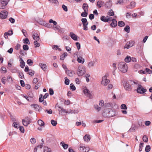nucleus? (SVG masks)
I'll list each match as a JSON object with an SVG mask.
<instances>
[{"label": "nucleus", "mask_w": 152, "mask_h": 152, "mask_svg": "<svg viewBox=\"0 0 152 152\" xmlns=\"http://www.w3.org/2000/svg\"><path fill=\"white\" fill-rule=\"evenodd\" d=\"M137 84V82L133 80H128L124 81L123 86L125 89L128 91H132V87H136Z\"/></svg>", "instance_id": "obj_1"}, {"label": "nucleus", "mask_w": 152, "mask_h": 152, "mask_svg": "<svg viewBox=\"0 0 152 152\" xmlns=\"http://www.w3.org/2000/svg\"><path fill=\"white\" fill-rule=\"evenodd\" d=\"M118 68L120 71L124 73L126 72L127 71V65L124 62H121L118 64Z\"/></svg>", "instance_id": "obj_2"}, {"label": "nucleus", "mask_w": 152, "mask_h": 152, "mask_svg": "<svg viewBox=\"0 0 152 152\" xmlns=\"http://www.w3.org/2000/svg\"><path fill=\"white\" fill-rule=\"evenodd\" d=\"M86 72V69L84 67L82 66H78L77 73L79 76H83Z\"/></svg>", "instance_id": "obj_3"}, {"label": "nucleus", "mask_w": 152, "mask_h": 152, "mask_svg": "<svg viewBox=\"0 0 152 152\" xmlns=\"http://www.w3.org/2000/svg\"><path fill=\"white\" fill-rule=\"evenodd\" d=\"M107 115L109 117H112L115 116L117 114L116 111L115 109H110L106 111Z\"/></svg>", "instance_id": "obj_4"}, {"label": "nucleus", "mask_w": 152, "mask_h": 152, "mask_svg": "<svg viewBox=\"0 0 152 152\" xmlns=\"http://www.w3.org/2000/svg\"><path fill=\"white\" fill-rule=\"evenodd\" d=\"M138 86L137 87V91L138 93L143 94L144 93L145 94V92L147 91L146 89L143 88L142 86L138 84L137 83V85Z\"/></svg>", "instance_id": "obj_5"}, {"label": "nucleus", "mask_w": 152, "mask_h": 152, "mask_svg": "<svg viewBox=\"0 0 152 152\" xmlns=\"http://www.w3.org/2000/svg\"><path fill=\"white\" fill-rule=\"evenodd\" d=\"M108 76V75H105L102 77V80L101 81V84L104 86H107L110 83V80L109 79H107V77Z\"/></svg>", "instance_id": "obj_6"}, {"label": "nucleus", "mask_w": 152, "mask_h": 152, "mask_svg": "<svg viewBox=\"0 0 152 152\" xmlns=\"http://www.w3.org/2000/svg\"><path fill=\"white\" fill-rule=\"evenodd\" d=\"M81 22L83 24V30L85 31L88 30V23L86 18H82L81 19Z\"/></svg>", "instance_id": "obj_7"}, {"label": "nucleus", "mask_w": 152, "mask_h": 152, "mask_svg": "<svg viewBox=\"0 0 152 152\" xmlns=\"http://www.w3.org/2000/svg\"><path fill=\"white\" fill-rule=\"evenodd\" d=\"M79 149L81 152H88L89 151V148L80 145Z\"/></svg>", "instance_id": "obj_8"}, {"label": "nucleus", "mask_w": 152, "mask_h": 152, "mask_svg": "<svg viewBox=\"0 0 152 152\" xmlns=\"http://www.w3.org/2000/svg\"><path fill=\"white\" fill-rule=\"evenodd\" d=\"M83 92L84 94H85L86 96H87L90 98H92V95L91 94V91L87 88H85L84 89Z\"/></svg>", "instance_id": "obj_9"}, {"label": "nucleus", "mask_w": 152, "mask_h": 152, "mask_svg": "<svg viewBox=\"0 0 152 152\" xmlns=\"http://www.w3.org/2000/svg\"><path fill=\"white\" fill-rule=\"evenodd\" d=\"M8 13L6 10H3L1 11L0 13V17L2 19H5L7 18Z\"/></svg>", "instance_id": "obj_10"}, {"label": "nucleus", "mask_w": 152, "mask_h": 152, "mask_svg": "<svg viewBox=\"0 0 152 152\" xmlns=\"http://www.w3.org/2000/svg\"><path fill=\"white\" fill-rule=\"evenodd\" d=\"M10 0H0V3H1L2 6H0V9H4L5 6L7 5Z\"/></svg>", "instance_id": "obj_11"}, {"label": "nucleus", "mask_w": 152, "mask_h": 152, "mask_svg": "<svg viewBox=\"0 0 152 152\" xmlns=\"http://www.w3.org/2000/svg\"><path fill=\"white\" fill-rule=\"evenodd\" d=\"M129 2V0H118L116 2V4H117L124 5L127 4Z\"/></svg>", "instance_id": "obj_12"}, {"label": "nucleus", "mask_w": 152, "mask_h": 152, "mask_svg": "<svg viewBox=\"0 0 152 152\" xmlns=\"http://www.w3.org/2000/svg\"><path fill=\"white\" fill-rule=\"evenodd\" d=\"M42 145H38L34 148V152H42Z\"/></svg>", "instance_id": "obj_13"}, {"label": "nucleus", "mask_w": 152, "mask_h": 152, "mask_svg": "<svg viewBox=\"0 0 152 152\" xmlns=\"http://www.w3.org/2000/svg\"><path fill=\"white\" fill-rule=\"evenodd\" d=\"M135 5L136 4L135 2L132 1L130 3V5L126 6V7L128 9H132L134 8L135 6Z\"/></svg>", "instance_id": "obj_14"}, {"label": "nucleus", "mask_w": 152, "mask_h": 152, "mask_svg": "<svg viewBox=\"0 0 152 152\" xmlns=\"http://www.w3.org/2000/svg\"><path fill=\"white\" fill-rule=\"evenodd\" d=\"M32 37L34 39L35 41H39V37L37 33H34L33 34Z\"/></svg>", "instance_id": "obj_15"}, {"label": "nucleus", "mask_w": 152, "mask_h": 152, "mask_svg": "<svg viewBox=\"0 0 152 152\" xmlns=\"http://www.w3.org/2000/svg\"><path fill=\"white\" fill-rule=\"evenodd\" d=\"M110 26L112 27H115L117 25V21L115 19H113L112 20V23L110 24Z\"/></svg>", "instance_id": "obj_16"}, {"label": "nucleus", "mask_w": 152, "mask_h": 152, "mask_svg": "<svg viewBox=\"0 0 152 152\" xmlns=\"http://www.w3.org/2000/svg\"><path fill=\"white\" fill-rule=\"evenodd\" d=\"M69 36L74 40L75 41H77V36L73 32H71L69 34Z\"/></svg>", "instance_id": "obj_17"}, {"label": "nucleus", "mask_w": 152, "mask_h": 152, "mask_svg": "<svg viewBox=\"0 0 152 152\" xmlns=\"http://www.w3.org/2000/svg\"><path fill=\"white\" fill-rule=\"evenodd\" d=\"M101 20L104 22H108L109 19V18H107V16L105 17L104 16H102L100 18Z\"/></svg>", "instance_id": "obj_18"}, {"label": "nucleus", "mask_w": 152, "mask_h": 152, "mask_svg": "<svg viewBox=\"0 0 152 152\" xmlns=\"http://www.w3.org/2000/svg\"><path fill=\"white\" fill-rule=\"evenodd\" d=\"M19 61L20 64V66L21 67L23 68L25 66V62L21 57L20 58Z\"/></svg>", "instance_id": "obj_19"}, {"label": "nucleus", "mask_w": 152, "mask_h": 152, "mask_svg": "<svg viewBox=\"0 0 152 152\" xmlns=\"http://www.w3.org/2000/svg\"><path fill=\"white\" fill-rule=\"evenodd\" d=\"M84 141L86 142H88L90 140V137L89 135L86 134L83 137Z\"/></svg>", "instance_id": "obj_20"}, {"label": "nucleus", "mask_w": 152, "mask_h": 152, "mask_svg": "<svg viewBox=\"0 0 152 152\" xmlns=\"http://www.w3.org/2000/svg\"><path fill=\"white\" fill-rule=\"evenodd\" d=\"M82 8L84 11H88V5L87 4L83 3Z\"/></svg>", "instance_id": "obj_21"}, {"label": "nucleus", "mask_w": 152, "mask_h": 152, "mask_svg": "<svg viewBox=\"0 0 152 152\" xmlns=\"http://www.w3.org/2000/svg\"><path fill=\"white\" fill-rule=\"evenodd\" d=\"M77 61L79 63H80L82 64H83L85 61V60L83 58L79 57H77Z\"/></svg>", "instance_id": "obj_22"}, {"label": "nucleus", "mask_w": 152, "mask_h": 152, "mask_svg": "<svg viewBox=\"0 0 152 152\" xmlns=\"http://www.w3.org/2000/svg\"><path fill=\"white\" fill-rule=\"evenodd\" d=\"M31 107L34 108L36 111L39 110V106L38 104H33L31 105Z\"/></svg>", "instance_id": "obj_23"}, {"label": "nucleus", "mask_w": 152, "mask_h": 152, "mask_svg": "<svg viewBox=\"0 0 152 152\" xmlns=\"http://www.w3.org/2000/svg\"><path fill=\"white\" fill-rule=\"evenodd\" d=\"M60 144L61 145V146L63 147L64 149H66L68 147V145L67 144H65L64 142L63 141L61 142Z\"/></svg>", "instance_id": "obj_24"}, {"label": "nucleus", "mask_w": 152, "mask_h": 152, "mask_svg": "<svg viewBox=\"0 0 152 152\" xmlns=\"http://www.w3.org/2000/svg\"><path fill=\"white\" fill-rule=\"evenodd\" d=\"M43 152H51V149L47 147H45L43 149Z\"/></svg>", "instance_id": "obj_25"}, {"label": "nucleus", "mask_w": 152, "mask_h": 152, "mask_svg": "<svg viewBox=\"0 0 152 152\" xmlns=\"http://www.w3.org/2000/svg\"><path fill=\"white\" fill-rule=\"evenodd\" d=\"M39 66L42 70L44 71L45 70L47 66L46 64L42 63H39Z\"/></svg>", "instance_id": "obj_26"}, {"label": "nucleus", "mask_w": 152, "mask_h": 152, "mask_svg": "<svg viewBox=\"0 0 152 152\" xmlns=\"http://www.w3.org/2000/svg\"><path fill=\"white\" fill-rule=\"evenodd\" d=\"M38 125L44 127V126L45 123L44 122L41 120H38Z\"/></svg>", "instance_id": "obj_27"}, {"label": "nucleus", "mask_w": 152, "mask_h": 152, "mask_svg": "<svg viewBox=\"0 0 152 152\" xmlns=\"http://www.w3.org/2000/svg\"><path fill=\"white\" fill-rule=\"evenodd\" d=\"M124 61L126 63H129L131 61V57L127 56L124 59Z\"/></svg>", "instance_id": "obj_28"}, {"label": "nucleus", "mask_w": 152, "mask_h": 152, "mask_svg": "<svg viewBox=\"0 0 152 152\" xmlns=\"http://www.w3.org/2000/svg\"><path fill=\"white\" fill-rule=\"evenodd\" d=\"M104 4V2L101 1H99L97 2V5L99 8L101 7L102 5Z\"/></svg>", "instance_id": "obj_29"}, {"label": "nucleus", "mask_w": 152, "mask_h": 152, "mask_svg": "<svg viewBox=\"0 0 152 152\" xmlns=\"http://www.w3.org/2000/svg\"><path fill=\"white\" fill-rule=\"evenodd\" d=\"M66 73L67 74L69 75V76L72 77L73 76V72L71 70H67L66 71Z\"/></svg>", "instance_id": "obj_30"}, {"label": "nucleus", "mask_w": 152, "mask_h": 152, "mask_svg": "<svg viewBox=\"0 0 152 152\" xmlns=\"http://www.w3.org/2000/svg\"><path fill=\"white\" fill-rule=\"evenodd\" d=\"M125 23L123 21H119L118 23V25L120 27H122L125 26Z\"/></svg>", "instance_id": "obj_31"}, {"label": "nucleus", "mask_w": 152, "mask_h": 152, "mask_svg": "<svg viewBox=\"0 0 152 152\" xmlns=\"http://www.w3.org/2000/svg\"><path fill=\"white\" fill-rule=\"evenodd\" d=\"M26 62L29 66H31L33 64V61L30 59H28L27 60Z\"/></svg>", "instance_id": "obj_32"}, {"label": "nucleus", "mask_w": 152, "mask_h": 152, "mask_svg": "<svg viewBox=\"0 0 152 152\" xmlns=\"http://www.w3.org/2000/svg\"><path fill=\"white\" fill-rule=\"evenodd\" d=\"M124 31L127 33H129L130 32V27L129 26H126L124 29Z\"/></svg>", "instance_id": "obj_33"}, {"label": "nucleus", "mask_w": 152, "mask_h": 152, "mask_svg": "<svg viewBox=\"0 0 152 152\" xmlns=\"http://www.w3.org/2000/svg\"><path fill=\"white\" fill-rule=\"evenodd\" d=\"M22 122L23 125L26 126H27L29 124V123L28 121H25L24 119L22 120Z\"/></svg>", "instance_id": "obj_34"}, {"label": "nucleus", "mask_w": 152, "mask_h": 152, "mask_svg": "<svg viewBox=\"0 0 152 152\" xmlns=\"http://www.w3.org/2000/svg\"><path fill=\"white\" fill-rule=\"evenodd\" d=\"M95 62L94 61H91L89 62L88 64V66L89 67H91L94 66Z\"/></svg>", "instance_id": "obj_35"}, {"label": "nucleus", "mask_w": 152, "mask_h": 152, "mask_svg": "<svg viewBox=\"0 0 152 152\" xmlns=\"http://www.w3.org/2000/svg\"><path fill=\"white\" fill-rule=\"evenodd\" d=\"M45 26L48 28H51V26L50 24L48 23H42Z\"/></svg>", "instance_id": "obj_36"}, {"label": "nucleus", "mask_w": 152, "mask_h": 152, "mask_svg": "<svg viewBox=\"0 0 152 152\" xmlns=\"http://www.w3.org/2000/svg\"><path fill=\"white\" fill-rule=\"evenodd\" d=\"M70 89L73 91H75L76 90V88L75 86L73 83H71L70 85Z\"/></svg>", "instance_id": "obj_37"}, {"label": "nucleus", "mask_w": 152, "mask_h": 152, "mask_svg": "<svg viewBox=\"0 0 152 152\" xmlns=\"http://www.w3.org/2000/svg\"><path fill=\"white\" fill-rule=\"evenodd\" d=\"M112 5V3L111 1H109L106 2L105 4V6L107 8L110 7Z\"/></svg>", "instance_id": "obj_38"}, {"label": "nucleus", "mask_w": 152, "mask_h": 152, "mask_svg": "<svg viewBox=\"0 0 152 152\" xmlns=\"http://www.w3.org/2000/svg\"><path fill=\"white\" fill-rule=\"evenodd\" d=\"M12 126L16 128H19V127L20 126L18 123H17V122H14L13 123Z\"/></svg>", "instance_id": "obj_39"}, {"label": "nucleus", "mask_w": 152, "mask_h": 152, "mask_svg": "<svg viewBox=\"0 0 152 152\" xmlns=\"http://www.w3.org/2000/svg\"><path fill=\"white\" fill-rule=\"evenodd\" d=\"M87 12L88 11H84L81 14V16L83 17H86L88 15Z\"/></svg>", "instance_id": "obj_40"}, {"label": "nucleus", "mask_w": 152, "mask_h": 152, "mask_svg": "<svg viewBox=\"0 0 152 152\" xmlns=\"http://www.w3.org/2000/svg\"><path fill=\"white\" fill-rule=\"evenodd\" d=\"M64 79H65V82H64L65 84L67 85H69V79H68V78L66 77H65L64 78Z\"/></svg>", "instance_id": "obj_41"}, {"label": "nucleus", "mask_w": 152, "mask_h": 152, "mask_svg": "<svg viewBox=\"0 0 152 152\" xmlns=\"http://www.w3.org/2000/svg\"><path fill=\"white\" fill-rule=\"evenodd\" d=\"M38 41H35L34 42V44L35 46V47H38L40 45V44L38 42Z\"/></svg>", "instance_id": "obj_42"}, {"label": "nucleus", "mask_w": 152, "mask_h": 152, "mask_svg": "<svg viewBox=\"0 0 152 152\" xmlns=\"http://www.w3.org/2000/svg\"><path fill=\"white\" fill-rule=\"evenodd\" d=\"M23 48L24 50H27L29 49V47L27 45H24L23 46Z\"/></svg>", "instance_id": "obj_43"}, {"label": "nucleus", "mask_w": 152, "mask_h": 152, "mask_svg": "<svg viewBox=\"0 0 152 152\" xmlns=\"http://www.w3.org/2000/svg\"><path fill=\"white\" fill-rule=\"evenodd\" d=\"M30 142L32 144H34L36 143V140L35 138H32L30 140Z\"/></svg>", "instance_id": "obj_44"}, {"label": "nucleus", "mask_w": 152, "mask_h": 152, "mask_svg": "<svg viewBox=\"0 0 152 152\" xmlns=\"http://www.w3.org/2000/svg\"><path fill=\"white\" fill-rule=\"evenodd\" d=\"M151 149V147L149 145H147L145 148V151L146 152H149Z\"/></svg>", "instance_id": "obj_45"}, {"label": "nucleus", "mask_w": 152, "mask_h": 152, "mask_svg": "<svg viewBox=\"0 0 152 152\" xmlns=\"http://www.w3.org/2000/svg\"><path fill=\"white\" fill-rule=\"evenodd\" d=\"M121 108L122 109L126 110L127 109V107L126 104H122L121 105Z\"/></svg>", "instance_id": "obj_46"}, {"label": "nucleus", "mask_w": 152, "mask_h": 152, "mask_svg": "<svg viewBox=\"0 0 152 152\" xmlns=\"http://www.w3.org/2000/svg\"><path fill=\"white\" fill-rule=\"evenodd\" d=\"M144 143H140L139 145V151L140 152L141 151L143 147Z\"/></svg>", "instance_id": "obj_47"}, {"label": "nucleus", "mask_w": 152, "mask_h": 152, "mask_svg": "<svg viewBox=\"0 0 152 152\" xmlns=\"http://www.w3.org/2000/svg\"><path fill=\"white\" fill-rule=\"evenodd\" d=\"M43 97V95L42 94H40L39 95V102H42L44 100Z\"/></svg>", "instance_id": "obj_48"}, {"label": "nucleus", "mask_w": 152, "mask_h": 152, "mask_svg": "<svg viewBox=\"0 0 152 152\" xmlns=\"http://www.w3.org/2000/svg\"><path fill=\"white\" fill-rule=\"evenodd\" d=\"M24 50H20L19 52L20 54L23 56H24L26 54V53Z\"/></svg>", "instance_id": "obj_49"}, {"label": "nucleus", "mask_w": 152, "mask_h": 152, "mask_svg": "<svg viewBox=\"0 0 152 152\" xmlns=\"http://www.w3.org/2000/svg\"><path fill=\"white\" fill-rule=\"evenodd\" d=\"M52 125L53 126H56L57 124V122L54 120H52L51 121Z\"/></svg>", "instance_id": "obj_50"}, {"label": "nucleus", "mask_w": 152, "mask_h": 152, "mask_svg": "<svg viewBox=\"0 0 152 152\" xmlns=\"http://www.w3.org/2000/svg\"><path fill=\"white\" fill-rule=\"evenodd\" d=\"M23 43L26 44H30V42L28 38H26L24 40Z\"/></svg>", "instance_id": "obj_51"}, {"label": "nucleus", "mask_w": 152, "mask_h": 152, "mask_svg": "<svg viewBox=\"0 0 152 152\" xmlns=\"http://www.w3.org/2000/svg\"><path fill=\"white\" fill-rule=\"evenodd\" d=\"M107 14L110 16H113L114 15V12L112 10H110L108 12Z\"/></svg>", "instance_id": "obj_52"}, {"label": "nucleus", "mask_w": 152, "mask_h": 152, "mask_svg": "<svg viewBox=\"0 0 152 152\" xmlns=\"http://www.w3.org/2000/svg\"><path fill=\"white\" fill-rule=\"evenodd\" d=\"M58 107L59 109H60V110H58L59 112H60L61 113H65L66 112V110L64 109L62 107L58 106Z\"/></svg>", "instance_id": "obj_53"}, {"label": "nucleus", "mask_w": 152, "mask_h": 152, "mask_svg": "<svg viewBox=\"0 0 152 152\" xmlns=\"http://www.w3.org/2000/svg\"><path fill=\"white\" fill-rule=\"evenodd\" d=\"M142 139L143 141L145 142H148V138L147 136L146 135H144L143 136Z\"/></svg>", "instance_id": "obj_54"}, {"label": "nucleus", "mask_w": 152, "mask_h": 152, "mask_svg": "<svg viewBox=\"0 0 152 152\" xmlns=\"http://www.w3.org/2000/svg\"><path fill=\"white\" fill-rule=\"evenodd\" d=\"M94 107L97 111H99L101 110V108L99 107L98 105H94Z\"/></svg>", "instance_id": "obj_55"}, {"label": "nucleus", "mask_w": 152, "mask_h": 152, "mask_svg": "<svg viewBox=\"0 0 152 152\" xmlns=\"http://www.w3.org/2000/svg\"><path fill=\"white\" fill-rule=\"evenodd\" d=\"M18 74L19 77H20V78L21 79H23L24 78V75L23 73L19 72L18 73Z\"/></svg>", "instance_id": "obj_56"}, {"label": "nucleus", "mask_w": 152, "mask_h": 152, "mask_svg": "<svg viewBox=\"0 0 152 152\" xmlns=\"http://www.w3.org/2000/svg\"><path fill=\"white\" fill-rule=\"evenodd\" d=\"M34 71L30 69V71L28 72V74L31 76H33L34 75Z\"/></svg>", "instance_id": "obj_57"}, {"label": "nucleus", "mask_w": 152, "mask_h": 152, "mask_svg": "<svg viewBox=\"0 0 152 152\" xmlns=\"http://www.w3.org/2000/svg\"><path fill=\"white\" fill-rule=\"evenodd\" d=\"M19 128L21 132L23 133L24 132V129L23 126H20Z\"/></svg>", "instance_id": "obj_58"}, {"label": "nucleus", "mask_w": 152, "mask_h": 152, "mask_svg": "<svg viewBox=\"0 0 152 152\" xmlns=\"http://www.w3.org/2000/svg\"><path fill=\"white\" fill-rule=\"evenodd\" d=\"M20 45L19 44H18L16 45V46L15 47V49L18 50H19L20 48Z\"/></svg>", "instance_id": "obj_59"}, {"label": "nucleus", "mask_w": 152, "mask_h": 152, "mask_svg": "<svg viewBox=\"0 0 152 152\" xmlns=\"http://www.w3.org/2000/svg\"><path fill=\"white\" fill-rule=\"evenodd\" d=\"M128 42L131 47H132L134 45V42L133 41H130Z\"/></svg>", "instance_id": "obj_60"}, {"label": "nucleus", "mask_w": 152, "mask_h": 152, "mask_svg": "<svg viewBox=\"0 0 152 152\" xmlns=\"http://www.w3.org/2000/svg\"><path fill=\"white\" fill-rule=\"evenodd\" d=\"M62 7L63 10L65 12H67L68 10L67 7L65 5L63 4L62 5Z\"/></svg>", "instance_id": "obj_61"}, {"label": "nucleus", "mask_w": 152, "mask_h": 152, "mask_svg": "<svg viewBox=\"0 0 152 152\" xmlns=\"http://www.w3.org/2000/svg\"><path fill=\"white\" fill-rule=\"evenodd\" d=\"M8 35L11 36L13 34V31L12 30H11L8 31L6 32Z\"/></svg>", "instance_id": "obj_62"}, {"label": "nucleus", "mask_w": 152, "mask_h": 152, "mask_svg": "<svg viewBox=\"0 0 152 152\" xmlns=\"http://www.w3.org/2000/svg\"><path fill=\"white\" fill-rule=\"evenodd\" d=\"M38 81V79L37 78H34L33 80V83L35 84H36Z\"/></svg>", "instance_id": "obj_63"}, {"label": "nucleus", "mask_w": 152, "mask_h": 152, "mask_svg": "<svg viewBox=\"0 0 152 152\" xmlns=\"http://www.w3.org/2000/svg\"><path fill=\"white\" fill-rule=\"evenodd\" d=\"M99 104L101 106H103L104 105V101L102 100L100 101L99 103Z\"/></svg>", "instance_id": "obj_64"}]
</instances>
